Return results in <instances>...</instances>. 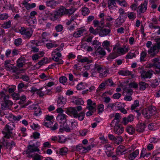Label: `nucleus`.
<instances>
[{
  "label": "nucleus",
  "mask_w": 160,
  "mask_h": 160,
  "mask_svg": "<svg viewBox=\"0 0 160 160\" xmlns=\"http://www.w3.org/2000/svg\"><path fill=\"white\" fill-rule=\"evenodd\" d=\"M129 50L128 47L126 46L122 47H114L112 52L110 54L109 57L111 59H114L119 56L125 54Z\"/></svg>",
  "instance_id": "f257e3e1"
},
{
  "label": "nucleus",
  "mask_w": 160,
  "mask_h": 160,
  "mask_svg": "<svg viewBox=\"0 0 160 160\" xmlns=\"http://www.w3.org/2000/svg\"><path fill=\"white\" fill-rule=\"evenodd\" d=\"M20 33L26 39H29L32 36L33 31L31 28L22 27L19 29Z\"/></svg>",
  "instance_id": "f03ea898"
},
{
  "label": "nucleus",
  "mask_w": 160,
  "mask_h": 160,
  "mask_svg": "<svg viewBox=\"0 0 160 160\" xmlns=\"http://www.w3.org/2000/svg\"><path fill=\"white\" fill-rule=\"evenodd\" d=\"M15 127V125L12 123H8L4 128V129L6 132H3L5 134L4 137L7 138H9L11 137L12 133V131Z\"/></svg>",
  "instance_id": "7ed1b4c3"
},
{
  "label": "nucleus",
  "mask_w": 160,
  "mask_h": 160,
  "mask_svg": "<svg viewBox=\"0 0 160 160\" xmlns=\"http://www.w3.org/2000/svg\"><path fill=\"white\" fill-rule=\"evenodd\" d=\"M136 147L132 145L130 147L127 148H125L124 146L122 145L118 146L117 149V153L118 154H123L126 152H131Z\"/></svg>",
  "instance_id": "20e7f679"
},
{
  "label": "nucleus",
  "mask_w": 160,
  "mask_h": 160,
  "mask_svg": "<svg viewBox=\"0 0 160 160\" xmlns=\"http://www.w3.org/2000/svg\"><path fill=\"white\" fill-rule=\"evenodd\" d=\"M155 107H150L148 108L144 109L142 111V114L145 118H149L155 112Z\"/></svg>",
  "instance_id": "39448f33"
},
{
  "label": "nucleus",
  "mask_w": 160,
  "mask_h": 160,
  "mask_svg": "<svg viewBox=\"0 0 160 160\" xmlns=\"http://www.w3.org/2000/svg\"><path fill=\"white\" fill-rule=\"evenodd\" d=\"M148 3V0H145L138 7L137 9V13L140 14L145 12L147 8Z\"/></svg>",
  "instance_id": "423d86ee"
},
{
  "label": "nucleus",
  "mask_w": 160,
  "mask_h": 160,
  "mask_svg": "<svg viewBox=\"0 0 160 160\" xmlns=\"http://www.w3.org/2000/svg\"><path fill=\"white\" fill-rule=\"evenodd\" d=\"M9 98L4 100V102L2 103L1 108L3 110H7L9 109L13 104L12 102L9 100Z\"/></svg>",
  "instance_id": "0eeeda50"
},
{
  "label": "nucleus",
  "mask_w": 160,
  "mask_h": 160,
  "mask_svg": "<svg viewBox=\"0 0 160 160\" xmlns=\"http://www.w3.org/2000/svg\"><path fill=\"white\" fill-rule=\"evenodd\" d=\"M113 127H114L113 132L116 134H121L124 131L123 128L121 125L118 123L114 124V126Z\"/></svg>",
  "instance_id": "6e6552de"
},
{
  "label": "nucleus",
  "mask_w": 160,
  "mask_h": 160,
  "mask_svg": "<svg viewBox=\"0 0 160 160\" xmlns=\"http://www.w3.org/2000/svg\"><path fill=\"white\" fill-rule=\"evenodd\" d=\"M140 73L141 78L145 79L151 78L153 74V72L152 70L146 72L142 70L140 72Z\"/></svg>",
  "instance_id": "1a4fd4ad"
},
{
  "label": "nucleus",
  "mask_w": 160,
  "mask_h": 160,
  "mask_svg": "<svg viewBox=\"0 0 160 160\" xmlns=\"http://www.w3.org/2000/svg\"><path fill=\"white\" fill-rule=\"evenodd\" d=\"M67 117V115L63 113L58 114L56 118L57 120L62 124L64 125L66 122Z\"/></svg>",
  "instance_id": "9d476101"
},
{
  "label": "nucleus",
  "mask_w": 160,
  "mask_h": 160,
  "mask_svg": "<svg viewBox=\"0 0 160 160\" xmlns=\"http://www.w3.org/2000/svg\"><path fill=\"white\" fill-rule=\"evenodd\" d=\"M39 144L38 146H36L34 144L32 145H29L28 147V150L26 151V153L28 154L29 152H39V151L40 149L38 148V147L40 145V142H37Z\"/></svg>",
  "instance_id": "9b49d317"
},
{
  "label": "nucleus",
  "mask_w": 160,
  "mask_h": 160,
  "mask_svg": "<svg viewBox=\"0 0 160 160\" xmlns=\"http://www.w3.org/2000/svg\"><path fill=\"white\" fill-rule=\"evenodd\" d=\"M105 152L108 157H111L112 154V151L113 150V148L112 147L110 144H107L104 147Z\"/></svg>",
  "instance_id": "f8f14e48"
},
{
  "label": "nucleus",
  "mask_w": 160,
  "mask_h": 160,
  "mask_svg": "<svg viewBox=\"0 0 160 160\" xmlns=\"http://www.w3.org/2000/svg\"><path fill=\"white\" fill-rule=\"evenodd\" d=\"M49 17L50 20L52 21H56L60 18L56 11L49 13Z\"/></svg>",
  "instance_id": "ddd939ff"
},
{
  "label": "nucleus",
  "mask_w": 160,
  "mask_h": 160,
  "mask_svg": "<svg viewBox=\"0 0 160 160\" xmlns=\"http://www.w3.org/2000/svg\"><path fill=\"white\" fill-rule=\"evenodd\" d=\"M72 102L76 105H82L84 103L83 101L82 98L75 96L72 97Z\"/></svg>",
  "instance_id": "4468645a"
},
{
  "label": "nucleus",
  "mask_w": 160,
  "mask_h": 160,
  "mask_svg": "<svg viewBox=\"0 0 160 160\" xmlns=\"http://www.w3.org/2000/svg\"><path fill=\"white\" fill-rule=\"evenodd\" d=\"M67 112L68 114L72 115L74 118L77 117L78 112L75 108L72 107L69 108H68Z\"/></svg>",
  "instance_id": "2eb2a0df"
},
{
  "label": "nucleus",
  "mask_w": 160,
  "mask_h": 160,
  "mask_svg": "<svg viewBox=\"0 0 160 160\" xmlns=\"http://www.w3.org/2000/svg\"><path fill=\"white\" fill-rule=\"evenodd\" d=\"M87 108L89 110H93L96 107V103L93 102L91 99L87 101Z\"/></svg>",
  "instance_id": "dca6fc26"
},
{
  "label": "nucleus",
  "mask_w": 160,
  "mask_h": 160,
  "mask_svg": "<svg viewBox=\"0 0 160 160\" xmlns=\"http://www.w3.org/2000/svg\"><path fill=\"white\" fill-rule=\"evenodd\" d=\"M93 23L95 27H98L102 28L105 25L104 19H102L100 22L97 20H95L93 21Z\"/></svg>",
  "instance_id": "f3484780"
},
{
  "label": "nucleus",
  "mask_w": 160,
  "mask_h": 160,
  "mask_svg": "<svg viewBox=\"0 0 160 160\" xmlns=\"http://www.w3.org/2000/svg\"><path fill=\"white\" fill-rule=\"evenodd\" d=\"M45 3L47 7L54 8L56 7L57 4H58V2L55 0H49L47 1Z\"/></svg>",
  "instance_id": "a211bd4d"
},
{
  "label": "nucleus",
  "mask_w": 160,
  "mask_h": 160,
  "mask_svg": "<svg viewBox=\"0 0 160 160\" xmlns=\"http://www.w3.org/2000/svg\"><path fill=\"white\" fill-rule=\"evenodd\" d=\"M32 108L34 110V115L35 116H39L41 115L42 112L41 109L38 105H32Z\"/></svg>",
  "instance_id": "6ab92c4d"
},
{
  "label": "nucleus",
  "mask_w": 160,
  "mask_h": 160,
  "mask_svg": "<svg viewBox=\"0 0 160 160\" xmlns=\"http://www.w3.org/2000/svg\"><path fill=\"white\" fill-rule=\"evenodd\" d=\"M78 61L82 63L86 62L88 63H90L92 61L89 60L87 57H83L81 55H78L77 57Z\"/></svg>",
  "instance_id": "aec40b11"
},
{
  "label": "nucleus",
  "mask_w": 160,
  "mask_h": 160,
  "mask_svg": "<svg viewBox=\"0 0 160 160\" xmlns=\"http://www.w3.org/2000/svg\"><path fill=\"white\" fill-rule=\"evenodd\" d=\"M134 119L133 116L130 115L127 117H124L122 118V123L124 125H126L129 122L133 121Z\"/></svg>",
  "instance_id": "412c9836"
},
{
  "label": "nucleus",
  "mask_w": 160,
  "mask_h": 160,
  "mask_svg": "<svg viewBox=\"0 0 160 160\" xmlns=\"http://www.w3.org/2000/svg\"><path fill=\"white\" fill-rule=\"evenodd\" d=\"M86 30L85 29H82L78 30L73 34V36L75 38H78L83 35V33H86Z\"/></svg>",
  "instance_id": "4be33fe9"
},
{
  "label": "nucleus",
  "mask_w": 160,
  "mask_h": 160,
  "mask_svg": "<svg viewBox=\"0 0 160 160\" xmlns=\"http://www.w3.org/2000/svg\"><path fill=\"white\" fill-rule=\"evenodd\" d=\"M102 46L108 52H110L111 51L112 47L110 46V42L109 41L107 40L104 41L102 43Z\"/></svg>",
  "instance_id": "5701e85b"
},
{
  "label": "nucleus",
  "mask_w": 160,
  "mask_h": 160,
  "mask_svg": "<svg viewBox=\"0 0 160 160\" xmlns=\"http://www.w3.org/2000/svg\"><path fill=\"white\" fill-rule=\"evenodd\" d=\"M121 118V116L119 113H117L115 114V118L111 123V126L113 127L114 124L118 123L119 122V120Z\"/></svg>",
  "instance_id": "b1692460"
},
{
  "label": "nucleus",
  "mask_w": 160,
  "mask_h": 160,
  "mask_svg": "<svg viewBox=\"0 0 160 160\" xmlns=\"http://www.w3.org/2000/svg\"><path fill=\"white\" fill-rule=\"evenodd\" d=\"M104 68H102V67L99 65L98 64H96L95 66L94 71H95V72H92V75L94 76L96 75V72H98V73H100L102 71H103V70L104 69Z\"/></svg>",
  "instance_id": "393cba45"
},
{
  "label": "nucleus",
  "mask_w": 160,
  "mask_h": 160,
  "mask_svg": "<svg viewBox=\"0 0 160 160\" xmlns=\"http://www.w3.org/2000/svg\"><path fill=\"white\" fill-rule=\"evenodd\" d=\"M22 4L27 10H29L33 8L36 6V4L35 3H33L31 4L29 3L26 1H24Z\"/></svg>",
  "instance_id": "a878e982"
},
{
  "label": "nucleus",
  "mask_w": 160,
  "mask_h": 160,
  "mask_svg": "<svg viewBox=\"0 0 160 160\" xmlns=\"http://www.w3.org/2000/svg\"><path fill=\"white\" fill-rule=\"evenodd\" d=\"M60 17L64 14H66V9L63 7H61L58 10H55Z\"/></svg>",
  "instance_id": "bb28decb"
},
{
  "label": "nucleus",
  "mask_w": 160,
  "mask_h": 160,
  "mask_svg": "<svg viewBox=\"0 0 160 160\" xmlns=\"http://www.w3.org/2000/svg\"><path fill=\"white\" fill-rule=\"evenodd\" d=\"M66 102L67 99L66 98L62 97H60L58 101L57 105L58 107H62L66 103Z\"/></svg>",
  "instance_id": "cd10ccee"
},
{
  "label": "nucleus",
  "mask_w": 160,
  "mask_h": 160,
  "mask_svg": "<svg viewBox=\"0 0 160 160\" xmlns=\"http://www.w3.org/2000/svg\"><path fill=\"white\" fill-rule=\"evenodd\" d=\"M108 94V92H105L103 93L102 95L101 98L103 102L106 103H108L110 101L111 99L109 97L107 96V95Z\"/></svg>",
  "instance_id": "c85d7f7f"
},
{
  "label": "nucleus",
  "mask_w": 160,
  "mask_h": 160,
  "mask_svg": "<svg viewBox=\"0 0 160 160\" xmlns=\"http://www.w3.org/2000/svg\"><path fill=\"white\" fill-rule=\"evenodd\" d=\"M145 128V127L144 124L141 123L138 125L136 127V130L138 132H142L144 131Z\"/></svg>",
  "instance_id": "c756f323"
},
{
  "label": "nucleus",
  "mask_w": 160,
  "mask_h": 160,
  "mask_svg": "<svg viewBox=\"0 0 160 160\" xmlns=\"http://www.w3.org/2000/svg\"><path fill=\"white\" fill-rule=\"evenodd\" d=\"M25 59L24 58L21 57L19 58L17 61V66L19 67H22L24 62Z\"/></svg>",
  "instance_id": "7c9ffc66"
},
{
  "label": "nucleus",
  "mask_w": 160,
  "mask_h": 160,
  "mask_svg": "<svg viewBox=\"0 0 160 160\" xmlns=\"http://www.w3.org/2000/svg\"><path fill=\"white\" fill-rule=\"evenodd\" d=\"M160 48H159L158 46L156 45L153 46L151 48L148 50V53L151 54L152 53H156L159 51Z\"/></svg>",
  "instance_id": "2f4dec72"
},
{
  "label": "nucleus",
  "mask_w": 160,
  "mask_h": 160,
  "mask_svg": "<svg viewBox=\"0 0 160 160\" xmlns=\"http://www.w3.org/2000/svg\"><path fill=\"white\" fill-rule=\"evenodd\" d=\"M139 153V150L137 149L129 155L128 156L130 160H133L138 156Z\"/></svg>",
  "instance_id": "473e14b6"
},
{
  "label": "nucleus",
  "mask_w": 160,
  "mask_h": 160,
  "mask_svg": "<svg viewBox=\"0 0 160 160\" xmlns=\"http://www.w3.org/2000/svg\"><path fill=\"white\" fill-rule=\"evenodd\" d=\"M149 2L151 8L153 9H156L159 4V2L157 0H150Z\"/></svg>",
  "instance_id": "72a5a7b5"
},
{
  "label": "nucleus",
  "mask_w": 160,
  "mask_h": 160,
  "mask_svg": "<svg viewBox=\"0 0 160 160\" xmlns=\"http://www.w3.org/2000/svg\"><path fill=\"white\" fill-rule=\"evenodd\" d=\"M82 14L83 16H87L90 13V10L89 9L86 7H82L81 9Z\"/></svg>",
  "instance_id": "f704fd0d"
},
{
  "label": "nucleus",
  "mask_w": 160,
  "mask_h": 160,
  "mask_svg": "<svg viewBox=\"0 0 160 160\" xmlns=\"http://www.w3.org/2000/svg\"><path fill=\"white\" fill-rule=\"evenodd\" d=\"M108 7L109 9H112L114 7L116 6L115 0H108Z\"/></svg>",
  "instance_id": "c9c22d12"
},
{
  "label": "nucleus",
  "mask_w": 160,
  "mask_h": 160,
  "mask_svg": "<svg viewBox=\"0 0 160 160\" xmlns=\"http://www.w3.org/2000/svg\"><path fill=\"white\" fill-rule=\"evenodd\" d=\"M87 87L85 83L81 82L77 85L76 88L78 90H81L86 89Z\"/></svg>",
  "instance_id": "e433bc0d"
},
{
  "label": "nucleus",
  "mask_w": 160,
  "mask_h": 160,
  "mask_svg": "<svg viewBox=\"0 0 160 160\" xmlns=\"http://www.w3.org/2000/svg\"><path fill=\"white\" fill-rule=\"evenodd\" d=\"M77 150L80 153H84L87 152V150L85 149V147L82 145H79L77 146Z\"/></svg>",
  "instance_id": "4c0bfd02"
},
{
  "label": "nucleus",
  "mask_w": 160,
  "mask_h": 160,
  "mask_svg": "<svg viewBox=\"0 0 160 160\" xmlns=\"http://www.w3.org/2000/svg\"><path fill=\"white\" fill-rule=\"evenodd\" d=\"M32 43L35 44L37 46H40L42 45L45 42L44 41L42 40H39V41L37 40H33L31 41Z\"/></svg>",
  "instance_id": "58836bf2"
},
{
  "label": "nucleus",
  "mask_w": 160,
  "mask_h": 160,
  "mask_svg": "<svg viewBox=\"0 0 160 160\" xmlns=\"http://www.w3.org/2000/svg\"><path fill=\"white\" fill-rule=\"evenodd\" d=\"M110 32L109 29L104 28L101 31L100 33V35L101 37H104L108 34Z\"/></svg>",
  "instance_id": "ea45409f"
},
{
  "label": "nucleus",
  "mask_w": 160,
  "mask_h": 160,
  "mask_svg": "<svg viewBox=\"0 0 160 160\" xmlns=\"http://www.w3.org/2000/svg\"><path fill=\"white\" fill-rule=\"evenodd\" d=\"M49 62L50 60L48 59V58L45 57L38 62V64L42 66L48 63Z\"/></svg>",
  "instance_id": "a19ab883"
},
{
  "label": "nucleus",
  "mask_w": 160,
  "mask_h": 160,
  "mask_svg": "<svg viewBox=\"0 0 160 160\" xmlns=\"http://www.w3.org/2000/svg\"><path fill=\"white\" fill-rule=\"evenodd\" d=\"M68 125H70L72 128H75L78 126V122L75 120H73L71 121H68Z\"/></svg>",
  "instance_id": "79ce46f5"
},
{
  "label": "nucleus",
  "mask_w": 160,
  "mask_h": 160,
  "mask_svg": "<svg viewBox=\"0 0 160 160\" xmlns=\"http://www.w3.org/2000/svg\"><path fill=\"white\" fill-rule=\"evenodd\" d=\"M58 46V45L56 44L55 42L48 43L46 44V47L48 49H50L52 48H56Z\"/></svg>",
  "instance_id": "37998d69"
},
{
  "label": "nucleus",
  "mask_w": 160,
  "mask_h": 160,
  "mask_svg": "<svg viewBox=\"0 0 160 160\" xmlns=\"http://www.w3.org/2000/svg\"><path fill=\"white\" fill-rule=\"evenodd\" d=\"M96 53L97 54L102 56H104L106 53L104 50L100 47H98L96 51Z\"/></svg>",
  "instance_id": "c03bdc74"
},
{
  "label": "nucleus",
  "mask_w": 160,
  "mask_h": 160,
  "mask_svg": "<svg viewBox=\"0 0 160 160\" xmlns=\"http://www.w3.org/2000/svg\"><path fill=\"white\" fill-rule=\"evenodd\" d=\"M139 86L140 90H144L148 86V84L144 82H140L139 83Z\"/></svg>",
  "instance_id": "a18cd8bd"
},
{
  "label": "nucleus",
  "mask_w": 160,
  "mask_h": 160,
  "mask_svg": "<svg viewBox=\"0 0 160 160\" xmlns=\"http://www.w3.org/2000/svg\"><path fill=\"white\" fill-rule=\"evenodd\" d=\"M160 80L159 79L156 78L154 80L152 83L151 84V86L153 88H156L159 84Z\"/></svg>",
  "instance_id": "49530a36"
},
{
  "label": "nucleus",
  "mask_w": 160,
  "mask_h": 160,
  "mask_svg": "<svg viewBox=\"0 0 160 160\" xmlns=\"http://www.w3.org/2000/svg\"><path fill=\"white\" fill-rule=\"evenodd\" d=\"M68 121L66 123H65V124L62 125L63 130L67 132H70L71 130H72V129L70 125L68 124Z\"/></svg>",
  "instance_id": "de8ad7c7"
},
{
  "label": "nucleus",
  "mask_w": 160,
  "mask_h": 160,
  "mask_svg": "<svg viewBox=\"0 0 160 160\" xmlns=\"http://www.w3.org/2000/svg\"><path fill=\"white\" fill-rule=\"evenodd\" d=\"M77 9V8L73 7L69 9H66V14L71 15Z\"/></svg>",
  "instance_id": "09e8293b"
},
{
  "label": "nucleus",
  "mask_w": 160,
  "mask_h": 160,
  "mask_svg": "<svg viewBox=\"0 0 160 160\" xmlns=\"http://www.w3.org/2000/svg\"><path fill=\"white\" fill-rule=\"evenodd\" d=\"M126 131L130 134H133L135 131V128L131 126H128L126 128Z\"/></svg>",
  "instance_id": "8fccbe9b"
},
{
  "label": "nucleus",
  "mask_w": 160,
  "mask_h": 160,
  "mask_svg": "<svg viewBox=\"0 0 160 160\" xmlns=\"http://www.w3.org/2000/svg\"><path fill=\"white\" fill-rule=\"evenodd\" d=\"M89 132V130L86 129H83L79 130V131L80 134L82 136H86Z\"/></svg>",
  "instance_id": "3c124183"
},
{
  "label": "nucleus",
  "mask_w": 160,
  "mask_h": 160,
  "mask_svg": "<svg viewBox=\"0 0 160 160\" xmlns=\"http://www.w3.org/2000/svg\"><path fill=\"white\" fill-rule=\"evenodd\" d=\"M58 51H59L58 49L56 48L52 52V56H57L59 57H61L62 56L61 54Z\"/></svg>",
  "instance_id": "603ef678"
},
{
  "label": "nucleus",
  "mask_w": 160,
  "mask_h": 160,
  "mask_svg": "<svg viewBox=\"0 0 160 160\" xmlns=\"http://www.w3.org/2000/svg\"><path fill=\"white\" fill-rule=\"evenodd\" d=\"M77 115V117L75 118H78L79 120L82 121L84 118L85 113L84 112H82L79 114L78 113Z\"/></svg>",
  "instance_id": "864d4df0"
},
{
  "label": "nucleus",
  "mask_w": 160,
  "mask_h": 160,
  "mask_svg": "<svg viewBox=\"0 0 160 160\" xmlns=\"http://www.w3.org/2000/svg\"><path fill=\"white\" fill-rule=\"evenodd\" d=\"M55 85V83L53 82H49L47 83H45L44 86L41 88V89L42 90L44 88H50Z\"/></svg>",
  "instance_id": "5fc2aeb1"
},
{
  "label": "nucleus",
  "mask_w": 160,
  "mask_h": 160,
  "mask_svg": "<svg viewBox=\"0 0 160 160\" xmlns=\"http://www.w3.org/2000/svg\"><path fill=\"white\" fill-rule=\"evenodd\" d=\"M108 71L107 69L104 68L103 71L101 72L99 75V76L100 78L104 77L107 75L108 74Z\"/></svg>",
  "instance_id": "6e6d98bb"
},
{
  "label": "nucleus",
  "mask_w": 160,
  "mask_h": 160,
  "mask_svg": "<svg viewBox=\"0 0 160 160\" xmlns=\"http://www.w3.org/2000/svg\"><path fill=\"white\" fill-rule=\"evenodd\" d=\"M125 104L123 103L117 102L115 103L116 108L117 110H120L123 107H124Z\"/></svg>",
  "instance_id": "4d7b16f0"
},
{
  "label": "nucleus",
  "mask_w": 160,
  "mask_h": 160,
  "mask_svg": "<svg viewBox=\"0 0 160 160\" xmlns=\"http://www.w3.org/2000/svg\"><path fill=\"white\" fill-rule=\"evenodd\" d=\"M52 57V59L55 61L58 62V64H62L63 63V61L61 59H59V57H58L57 56H54Z\"/></svg>",
  "instance_id": "13d9d810"
},
{
  "label": "nucleus",
  "mask_w": 160,
  "mask_h": 160,
  "mask_svg": "<svg viewBox=\"0 0 160 160\" xmlns=\"http://www.w3.org/2000/svg\"><path fill=\"white\" fill-rule=\"evenodd\" d=\"M147 55V52L146 51H142L140 54V61L141 62L145 61V58Z\"/></svg>",
  "instance_id": "bf43d9fd"
},
{
  "label": "nucleus",
  "mask_w": 160,
  "mask_h": 160,
  "mask_svg": "<svg viewBox=\"0 0 160 160\" xmlns=\"http://www.w3.org/2000/svg\"><path fill=\"white\" fill-rule=\"evenodd\" d=\"M68 151V149L65 147L62 148L60 149L59 153L62 155H66Z\"/></svg>",
  "instance_id": "052dcab7"
},
{
  "label": "nucleus",
  "mask_w": 160,
  "mask_h": 160,
  "mask_svg": "<svg viewBox=\"0 0 160 160\" xmlns=\"http://www.w3.org/2000/svg\"><path fill=\"white\" fill-rule=\"evenodd\" d=\"M10 97L9 95H6L4 92L2 91L0 92V99H2L3 100H4L5 99L6 100V99H8V98H9Z\"/></svg>",
  "instance_id": "680f3d73"
},
{
  "label": "nucleus",
  "mask_w": 160,
  "mask_h": 160,
  "mask_svg": "<svg viewBox=\"0 0 160 160\" xmlns=\"http://www.w3.org/2000/svg\"><path fill=\"white\" fill-rule=\"evenodd\" d=\"M53 122L52 121H46L45 120L43 122V125L46 127L51 128L52 126Z\"/></svg>",
  "instance_id": "e2e57ef3"
},
{
  "label": "nucleus",
  "mask_w": 160,
  "mask_h": 160,
  "mask_svg": "<svg viewBox=\"0 0 160 160\" xmlns=\"http://www.w3.org/2000/svg\"><path fill=\"white\" fill-rule=\"evenodd\" d=\"M130 88H133L135 89H138V85L137 83L135 82H133L130 83L128 85Z\"/></svg>",
  "instance_id": "0e129e2a"
},
{
  "label": "nucleus",
  "mask_w": 160,
  "mask_h": 160,
  "mask_svg": "<svg viewBox=\"0 0 160 160\" xmlns=\"http://www.w3.org/2000/svg\"><path fill=\"white\" fill-rule=\"evenodd\" d=\"M11 25V22L10 21H9L3 24L2 25V27L5 29H6L10 28Z\"/></svg>",
  "instance_id": "69168bd1"
},
{
  "label": "nucleus",
  "mask_w": 160,
  "mask_h": 160,
  "mask_svg": "<svg viewBox=\"0 0 160 160\" xmlns=\"http://www.w3.org/2000/svg\"><path fill=\"white\" fill-rule=\"evenodd\" d=\"M159 59L158 58H155L151 60L152 63L155 65V66L160 65V62H159Z\"/></svg>",
  "instance_id": "338daca9"
},
{
  "label": "nucleus",
  "mask_w": 160,
  "mask_h": 160,
  "mask_svg": "<svg viewBox=\"0 0 160 160\" xmlns=\"http://www.w3.org/2000/svg\"><path fill=\"white\" fill-rule=\"evenodd\" d=\"M122 141V138L120 136H118L117 138H115V139L114 140L115 143L118 144H120Z\"/></svg>",
  "instance_id": "774afa93"
}]
</instances>
